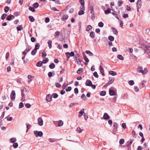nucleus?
Instances as JSON below:
<instances>
[{
  "instance_id": "obj_19",
  "label": "nucleus",
  "mask_w": 150,
  "mask_h": 150,
  "mask_svg": "<svg viewBox=\"0 0 150 150\" xmlns=\"http://www.w3.org/2000/svg\"><path fill=\"white\" fill-rule=\"evenodd\" d=\"M111 9L110 8H108L107 10L104 11L105 13V14H108L109 13H111Z\"/></svg>"
},
{
  "instance_id": "obj_54",
  "label": "nucleus",
  "mask_w": 150,
  "mask_h": 150,
  "mask_svg": "<svg viewBox=\"0 0 150 150\" xmlns=\"http://www.w3.org/2000/svg\"><path fill=\"white\" fill-rule=\"evenodd\" d=\"M47 54L45 51H43L42 53V57H45L46 56Z\"/></svg>"
},
{
  "instance_id": "obj_44",
  "label": "nucleus",
  "mask_w": 150,
  "mask_h": 150,
  "mask_svg": "<svg viewBox=\"0 0 150 150\" xmlns=\"http://www.w3.org/2000/svg\"><path fill=\"white\" fill-rule=\"evenodd\" d=\"M84 13V12L83 10H80L78 13V14L79 15H81L83 14Z\"/></svg>"
},
{
  "instance_id": "obj_43",
  "label": "nucleus",
  "mask_w": 150,
  "mask_h": 150,
  "mask_svg": "<svg viewBox=\"0 0 150 150\" xmlns=\"http://www.w3.org/2000/svg\"><path fill=\"white\" fill-rule=\"evenodd\" d=\"M9 10V8L7 6H6L4 8V12L6 13Z\"/></svg>"
},
{
  "instance_id": "obj_34",
  "label": "nucleus",
  "mask_w": 150,
  "mask_h": 150,
  "mask_svg": "<svg viewBox=\"0 0 150 150\" xmlns=\"http://www.w3.org/2000/svg\"><path fill=\"white\" fill-rule=\"evenodd\" d=\"M89 9L91 11V13H94V11L93 10V6H90V7H89Z\"/></svg>"
},
{
  "instance_id": "obj_57",
  "label": "nucleus",
  "mask_w": 150,
  "mask_h": 150,
  "mask_svg": "<svg viewBox=\"0 0 150 150\" xmlns=\"http://www.w3.org/2000/svg\"><path fill=\"white\" fill-rule=\"evenodd\" d=\"M71 89V87L70 86L68 87L66 89V91L67 92L70 91Z\"/></svg>"
},
{
  "instance_id": "obj_21",
  "label": "nucleus",
  "mask_w": 150,
  "mask_h": 150,
  "mask_svg": "<svg viewBox=\"0 0 150 150\" xmlns=\"http://www.w3.org/2000/svg\"><path fill=\"white\" fill-rule=\"evenodd\" d=\"M28 78L29 79L28 81V82L29 83H30V82L32 81L33 76L31 75H28Z\"/></svg>"
},
{
  "instance_id": "obj_56",
  "label": "nucleus",
  "mask_w": 150,
  "mask_h": 150,
  "mask_svg": "<svg viewBox=\"0 0 150 150\" xmlns=\"http://www.w3.org/2000/svg\"><path fill=\"white\" fill-rule=\"evenodd\" d=\"M13 146L14 148H16L18 147V145L17 143H14Z\"/></svg>"
},
{
  "instance_id": "obj_11",
  "label": "nucleus",
  "mask_w": 150,
  "mask_h": 150,
  "mask_svg": "<svg viewBox=\"0 0 150 150\" xmlns=\"http://www.w3.org/2000/svg\"><path fill=\"white\" fill-rule=\"evenodd\" d=\"M103 118L105 120H108L110 119V117L107 113H105L103 115Z\"/></svg>"
},
{
  "instance_id": "obj_62",
  "label": "nucleus",
  "mask_w": 150,
  "mask_h": 150,
  "mask_svg": "<svg viewBox=\"0 0 150 150\" xmlns=\"http://www.w3.org/2000/svg\"><path fill=\"white\" fill-rule=\"evenodd\" d=\"M81 98L82 99H84V100H85L86 98V96L84 94H82Z\"/></svg>"
},
{
  "instance_id": "obj_3",
  "label": "nucleus",
  "mask_w": 150,
  "mask_h": 150,
  "mask_svg": "<svg viewBox=\"0 0 150 150\" xmlns=\"http://www.w3.org/2000/svg\"><path fill=\"white\" fill-rule=\"evenodd\" d=\"M134 141V139H130L129 141H128L127 143L126 146L128 147V148H130L131 145L132 144L133 141Z\"/></svg>"
},
{
  "instance_id": "obj_51",
  "label": "nucleus",
  "mask_w": 150,
  "mask_h": 150,
  "mask_svg": "<svg viewBox=\"0 0 150 150\" xmlns=\"http://www.w3.org/2000/svg\"><path fill=\"white\" fill-rule=\"evenodd\" d=\"M28 8L30 11H31L33 12H34L35 11V9L31 6H29Z\"/></svg>"
},
{
  "instance_id": "obj_41",
  "label": "nucleus",
  "mask_w": 150,
  "mask_h": 150,
  "mask_svg": "<svg viewBox=\"0 0 150 150\" xmlns=\"http://www.w3.org/2000/svg\"><path fill=\"white\" fill-rule=\"evenodd\" d=\"M86 54H88L90 56H92L93 55V53L92 52H91L90 51H89V50H86Z\"/></svg>"
},
{
  "instance_id": "obj_2",
  "label": "nucleus",
  "mask_w": 150,
  "mask_h": 150,
  "mask_svg": "<svg viewBox=\"0 0 150 150\" xmlns=\"http://www.w3.org/2000/svg\"><path fill=\"white\" fill-rule=\"evenodd\" d=\"M28 92V91L27 89L25 88L24 89H23L21 91V96H24L25 94L27 93Z\"/></svg>"
},
{
  "instance_id": "obj_48",
  "label": "nucleus",
  "mask_w": 150,
  "mask_h": 150,
  "mask_svg": "<svg viewBox=\"0 0 150 150\" xmlns=\"http://www.w3.org/2000/svg\"><path fill=\"white\" fill-rule=\"evenodd\" d=\"M7 15V14H5V13H4L1 16V19L3 20H4L5 19V17Z\"/></svg>"
},
{
  "instance_id": "obj_49",
  "label": "nucleus",
  "mask_w": 150,
  "mask_h": 150,
  "mask_svg": "<svg viewBox=\"0 0 150 150\" xmlns=\"http://www.w3.org/2000/svg\"><path fill=\"white\" fill-rule=\"evenodd\" d=\"M77 131L78 132L80 133L82 132L83 130L81 129L80 127H78L77 128Z\"/></svg>"
},
{
  "instance_id": "obj_26",
  "label": "nucleus",
  "mask_w": 150,
  "mask_h": 150,
  "mask_svg": "<svg viewBox=\"0 0 150 150\" xmlns=\"http://www.w3.org/2000/svg\"><path fill=\"white\" fill-rule=\"evenodd\" d=\"M49 68L51 69H53L55 67V65L54 63H51L49 66Z\"/></svg>"
},
{
  "instance_id": "obj_20",
  "label": "nucleus",
  "mask_w": 150,
  "mask_h": 150,
  "mask_svg": "<svg viewBox=\"0 0 150 150\" xmlns=\"http://www.w3.org/2000/svg\"><path fill=\"white\" fill-rule=\"evenodd\" d=\"M99 69L100 70V72L102 74V75L103 76H104V74L103 73L104 72V69L102 67V66L100 65V66Z\"/></svg>"
},
{
  "instance_id": "obj_23",
  "label": "nucleus",
  "mask_w": 150,
  "mask_h": 150,
  "mask_svg": "<svg viewBox=\"0 0 150 150\" xmlns=\"http://www.w3.org/2000/svg\"><path fill=\"white\" fill-rule=\"evenodd\" d=\"M109 83H111V84H112V83L114 81V78H113V77H110L109 78Z\"/></svg>"
},
{
  "instance_id": "obj_12",
  "label": "nucleus",
  "mask_w": 150,
  "mask_h": 150,
  "mask_svg": "<svg viewBox=\"0 0 150 150\" xmlns=\"http://www.w3.org/2000/svg\"><path fill=\"white\" fill-rule=\"evenodd\" d=\"M148 72V70L146 68H145L144 69V70H143V69L142 70V71L140 72V73H142L143 74H145L147 73Z\"/></svg>"
},
{
  "instance_id": "obj_58",
  "label": "nucleus",
  "mask_w": 150,
  "mask_h": 150,
  "mask_svg": "<svg viewBox=\"0 0 150 150\" xmlns=\"http://www.w3.org/2000/svg\"><path fill=\"white\" fill-rule=\"evenodd\" d=\"M142 69L143 68L142 67H138L137 68V71L139 72L140 73L142 71Z\"/></svg>"
},
{
  "instance_id": "obj_36",
  "label": "nucleus",
  "mask_w": 150,
  "mask_h": 150,
  "mask_svg": "<svg viewBox=\"0 0 150 150\" xmlns=\"http://www.w3.org/2000/svg\"><path fill=\"white\" fill-rule=\"evenodd\" d=\"M83 58H84L85 61L87 62H88L89 61V60L88 58L87 57L86 55L85 54L83 55Z\"/></svg>"
},
{
  "instance_id": "obj_5",
  "label": "nucleus",
  "mask_w": 150,
  "mask_h": 150,
  "mask_svg": "<svg viewBox=\"0 0 150 150\" xmlns=\"http://www.w3.org/2000/svg\"><path fill=\"white\" fill-rule=\"evenodd\" d=\"M145 52L150 58V47H147L146 48Z\"/></svg>"
},
{
  "instance_id": "obj_53",
  "label": "nucleus",
  "mask_w": 150,
  "mask_h": 150,
  "mask_svg": "<svg viewBox=\"0 0 150 150\" xmlns=\"http://www.w3.org/2000/svg\"><path fill=\"white\" fill-rule=\"evenodd\" d=\"M104 25L103 23L102 22H100L98 23V26L100 27H102Z\"/></svg>"
},
{
  "instance_id": "obj_28",
  "label": "nucleus",
  "mask_w": 150,
  "mask_h": 150,
  "mask_svg": "<svg viewBox=\"0 0 150 150\" xmlns=\"http://www.w3.org/2000/svg\"><path fill=\"white\" fill-rule=\"evenodd\" d=\"M49 59L47 58H45L43 60L42 62L43 63L45 64L48 62Z\"/></svg>"
},
{
  "instance_id": "obj_64",
  "label": "nucleus",
  "mask_w": 150,
  "mask_h": 150,
  "mask_svg": "<svg viewBox=\"0 0 150 150\" xmlns=\"http://www.w3.org/2000/svg\"><path fill=\"white\" fill-rule=\"evenodd\" d=\"M74 92L76 94H77L78 93V88H76L74 89Z\"/></svg>"
},
{
  "instance_id": "obj_39",
  "label": "nucleus",
  "mask_w": 150,
  "mask_h": 150,
  "mask_svg": "<svg viewBox=\"0 0 150 150\" xmlns=\"http://www.w3.org/2000/svg\"><path fill=\"white\" fill-rule=\"evenodd\" d=\"M117 58L120 60H123L124 58L121 55L118 54L117 56Z\"/></svg>"
},
{
  "instance_id": "obj_63",
  "label": "nucleus",
  "mask_w": 150,
  "mask_h": 150,
  "mask_svg": "<svg viewBox=\"0 0 150 150\" xmlns=\"http://www.w3.org/2000/svg\"><path fill=\"white\" fill-rule=\"evenodd\" d=\"M23 103L21 102L19 103V108H22L23 107Z\"/></svg>"
},
{
  "instance_id": "obj_30",
  "label": "nucleus",
  "mask_w": 150,
  "mask_h": 150,
  "mask_svg": "<svg viewBox=\"0 0 150 150\" xmlns=\"http://www.w3.org/2000/svg\"><path fill=\"white\" fill-rule=\"evenodd\" d=\"M90 36L93 38H94L95 37L94 32L93 31L91 32L90 34Z\"/></svg>"
},
{
  "instance_id": "obj_22",
  "label": "nucleus",
  "mask_w": 150,
  "mask_h": 150,
  "mask_svg": "<svg viewBox=\"0 0 150 150\" xmlns=\"http://www.w3.org/2000/svg\"><path fill=\"white\" fill-rule=\"evenodd\" d=\"M42 62L41 61H39L37 63L36 66L38 67H41L42 66Z\"/></svg>"
},
{
  "instance_id": "obj_42",
  "label": "nucleus",
  "mask_w": 150,
  "mask_h": 150,
  "mask_svg": "<svg viewBox=\"0 0 150 150\" xmlns=\"http://www.w3.org/2000/svg\"><path fill=\"white\" fill-rule=\"evenodd\" d=\"M37 52V50H35V49H34L31 52V54L32 55H34Z\"/></svg>"
},
{
  "instance_id": "obj_55",
  "label": "nucleus",
  "mask_w": 150,
  "mask_h": 150,
  "mask_svg": "<svg viewBox=\"0 0 150 150\" xmlns=\"http://www.w3.org/2000/svg\"><path fill=\"white\" fill-rule=\"evenodd\" d=\"M93 75L94 77L96 78H98V74L96 71H95L93 73Z\"/></svg>"
},
{
  "instance_id": "obj_35",
  "label": "nucleus",
  "mask_w": 150,
  "mask_h": 150,
  "mask_svg": "<svg viewBox=\"0 0 150 150\" xmlns=\"http://www.w3.org/2000/svg\"><path fill=\"white\" fill-rule=\"evenodd\" d=\"M16 141V139L15 138H11L10 139V141L11 143H14Z\"/></svg>"
},
{
  "instance_id": "obj_61",
  "label": "nucleus",
  "mask_w": 150,
  "mask_h": 150,
  "mask_svg": "<svg viewBox=\"0 0 150 150\" xmlns=\"http://www.w3.org/2000/svg\"><path fill=\"white\" fill-rule=\"evenodd\" d=\"M113 128H117L118 127V125L116 123H114L113 124Z\"/></svg>"
},
{
  "instance_id": "obj_10",
  "label": "nucleus",
  "mask_w": 150,
  "mask_h": 150,
  "mask_svg": "<svg viewBox=\"0 0 150 150\" xmlns=\"http://www.w3.org/2000/svg\"><path fill=\"white\" fill-rule=\"evenodd\" d=\"M109 93L110 96L115 95L117 94L116 93H115L114 90L110 89L109 90Z\"/></svg>"
},
{
  "instance_id": "obj_32",
  "label": "nucleus",
  "mask_w": 150,
  "mask_h": 150,
  "mask_svg": "<svg viewBox=\"0 0 150 150\" xmlns=\"http://www.w3.org/2000/svg\"><path fill=\"white\" fill-rule=\"evenodd\" d=\"M83 71V69L82 68H80L77 71V73L78 74H80L81 72H82Z\"/></svg>"
},
{
  "instance_id": "obj_6",
  "label": "nucleus",
  "mask_w": 150,
  "mask_h": 150,
  "mask_svg": "<svg viewBox=\"0 0 150 150\" xmlns=\"http://www.w3.org/2000/svg\"><path fill=\"white\" fill-rule=\"evenodd\" d=\"M136 5L137 8H140L142 6L141 0H138Z\"/></svg>"
},
{
  "instance_id": "obj_16",
  "label": "nucleus",
  "mask_w": 150,
  "mask_h": 150,
  "mask_svg": "<svg viewBox=\"0 0 150 150\" xmlns=\"http://www.w3.org/2000/svg\"><path fill=\"white\" fill-rule=\"evenodd\" d=\"M109 73L111 75H112L113 76L116 75L117 74L116 72L112 71H109Z\"/></svg>"
},
{
  "instance_id": "obj_59",
  "label": "nucleus",
  "mask_w": 150,
  "mask_h": 150,
  "mask_svg": "<svg viewBox=\"0 0 150 150\" xmlns=\"http://www.w3.org/2000/svg\"><path fill=\"white\" fill-rule=\"evenodd\" d=\"M9 55V53L8 52H7L6 55V60H7L8 58Z\"/></svg>"
},
{
  "instance_id": "obj_60",
  "label": "nucleus",
  "mask_w": 150,
  "mask_h": 150,
  "mask_svg": "<svg viewBox=\"0 0 150 150\" xmlns=\"http://www.w3.org/2000/svg\"><path fill=\"white\" fill-rule=\"evenodd\" d=\"M26 125L27 126V130L26 132H27L28 131V129H29L30 127V125L29 124H28L27 123H26Z\"/></svg>"
},
{
  "instance_id": "obj_14",
  "label": "nucleus",
  "mask_w": 150,
  "mask_h": 150,
  "mask_svg": "<svg viewBox=\"0 0 150 150\" xmlns=\"http://www.w3.org/2000/svg\"><path fill=\"white\" fill-rule=\"evenodd\" d=\"M12 17H13V18H15V16H14L11 15H9L6 18V20L9 21H11V18H12Z\"/></svg>"
},
{
  "instance_id": "obj_47",
  "label": "nucleus",
  "mask_w": 150,
  "mask_h": 150,
  "mask_svg": "<svg viewBox=\"0 0 150 150\" xmlns=\"http://www.w3.org/2000/svg\"><path fill=\"white\" fill-rule=\"evenodd\" d=\"M128 83L130 86H132L133 85L134 83V82L133 80H130L129 81Z\"/></svg>"
},
{
  "instance_id": "obj_18",
  "label": "nucleus",
  "mask_w": 150,
  "mask_h": 150,
  "mask_svg": "<svg viewBox=\"0 0 150 150\" xmlns=\"http://www.w3.org/2000/svg\"><path fill=\"white\" fill-rule=\"evenodd\" d=\"M111 29L114 34L116 35L118 34V32L116 29L114 28H112Z\"/></svg>"
},
{
  "instance_id": "obj_29",
  "label": "nucleus",
  "mask_w": 150,
  "mask_h": 150,
  "mask_svg": "<svg viewBox=\"0 0 150 150\" xmlns=\"http://www.w3.org/2000/svg\"><path fill=\"white\" fill-rule=\"evenodd\" d=\"M39 4L37 2L34 3L33 5V7L35 8H37L39 6Z\"/></svg>"
},
{
  "instance_id": "obj_50",
  "label": "nucleus",
  "mask_w": 150,
  "mask_h": 150,
  "mask_svg": "<svg viewBox=\"0 0 150 150\" xmlns=\"http://www.w3.org/2000/svg\"><path fill=\"white\" fill-rule=\"evenodd\" d=\"M106 92L104 91H103L100 92V95L101 96H105L106 95Z\"/></svg>"
},
{
  "instance_id": "obj_15",
  "label": "nucleus",
  "mask_w": 150,
  "mask_h": 150,
  "mask_svg": "<svg viewBox=\"0 0 150 150\" xmlns=\"http://www.w3.org/2000/svg\"><path fill=\"white\" fill-rule=\"evenodd\" d=\"M84 110L83 109H81L79 112V117H80L83 115L84 114Z\"/></svg>"
},
{
  "instance_id": "obj_7",
  "label": "nucleus",
  "mask_w": 150,
  "mask_h": 150,
  "mask_svg": "<svg viewBox=\"0 0 150 150\" xmlns=\"http://www.w3.org/2000/svg\"><path fill=\"white\" fill-rule=\"evenodd\" d=\"M38 124L40 126H42L43 125V120L42 118H39L38 119Z\"/></svg>"
},
{
  "instance_id": "obj_52",
  "label": "nucleus",
  "mask_w": 150,
  "mask_h": 150,
  "mask_svg": "<svg viewBox=\"0 0 150 150\" xmlns=\"http://www.w3.org/2000/svg\"><path fill=\"white\" fill-rule=\"evenodd\" d=\"M52 96L54 98H56L58 96V95L56 93H54L52 94Z\"/></svg>"
},
{
  "instance_id": "obj_27",
  "label": "nucleus",
  "mask_w": 150,
  "mask_h": 150,
  "mask_svg": "<svg viewBox=\"0 0 150 150\" xmlns=\"http://www.w3.org/2000/svg\"><path fill=\"white\" fill-rule=\"evenodd\" d=\"M40 46V45L39 43H37L35 46V48H34L35 50H37L39 48Z\"/></svg>"
},
{
  "instance_id": "obj_13",
  "label": "nucleus",
  "mask_w": 150,
  "mask_h": 150,
  "mask_svg": "<svg viewBox=\"0 0 150 150\" xmlns=\"http://www.w3.org/2000/svg\"><path fill=\"white\" fill-rule=\"evenodd\" d=\"M30 51V49L29 47H27L25 50L23 52V54L25 55L27 53Z\"/></svg>"
},
{
  "instance_id": "obj_46",
  "label": "nucleus",
  "mask_w": 150,
  "mask_h": 150,
  "mask_svg": "<svg viewBox=\"0 0 150 150\" xmlns=\"http://www.w3.org/2000/svg\"><path fill=\"white\" fill-rule=\"evenodd\" d=\"M125 140L123 139H121L119 141V143L120 145H122L124 143Z\"/></svg>"
},
{
  "instance_id": "obj_33",
  "label": "nucleus",
  "mask_w": 150,
  "mask_h": 150,
  "mask_svg": "<svg viewBox=\"0 0 150 150\" xmlns=\"http://www.w3.org/2000/svg\"><path fill=\"white\" fill-rule=\"evenodd\" d=\"M29 18L30 21L32 22H33L35 21V19L32 16H29Z\"/></svg>"
},
{
  "instance_id": "obj_17",
  "label": "nucleus",
  "mask_w": 150,
  "mask_h": 150,
  "mask_svg": "<svg viewBox=\"0 0 150 150\" xmlns=\"http://www.w3.org/2000/svg\"><path fill=\"white\" fill-rule=\"evenodd\" d=\"M52 98V96L51 95H48L47 96L46 100L48 101H50Z\"/></svg>"
},
{
  "instance_id": "obj_40",
  "label": "nucleus",
  "mask_w": 150,
  "mask_h": 150,
  "mask_svg": "<svg viewBox=\"0 0 150 150\" xmlns=\"http://www.w3.org/2000/svg\"><path fill=\"white\" fill-rule=\"evenodd\" d=\"M92 28V26L91 25H88L86 29V30L87 31H89Z\"/></svg>"
},
{
  "instance_id": "obj_37",
  "label": "nucleus",
  "mask_w": 150,
  "mask_h": 150,
  "mask_svg": "<svg viewBox=\"0 0 150 150\" xmlns=\"http://www.w3.org/2000/svg\"><path fill=\"white\" fill-rule=\"evenodd\" d=\"M58 126H61L63 125V122L61 120H59L58 122Z\"/></svg>"
},
{
  "instance_id": "obj_24",
  "label": "nucleus",
  "mask_w": 150,
  "mask_h": 150,
  "mask_svg": "<svg viewBox=\"0 0 150 150\" xmlns=\"http://www.w3.org/2000/svg\"><path fill=\"white\" fill-rule=\"evenodd\" d=\"M52 41L51 40H49L48 42L47 43L48 45V46L50 48H51L52 47Z\"/></svg>"
},
{
  "instance_id": "obj_25",
  "label": "nucleus",
  "mask_w": 150,
  "mask_h": 150,
  "mask_svg": "<svg viewBox=\"0 0 150 150\" xmlns=\"http://www.w3.org/2000/svg\"><path fill=\"white\" fill-rule=\"evenodd\" d=\"M68 18V16L67 15H64L62 18V19L64 20H67Z\"/></svg>"
},
{
  "instance_id": "obj_38",
  "label": "nucleus",
  "mask_w": 150,
  "mask_h": 150,
  "mask_svg": "<svg viewBox=\"0 0 150 150\" xmlns=\"http://www.w3.org/2000/svg\"><path fill=\"white\" fill-rule=\"evenodd\" d=\"M123 2L122 0H119L118 1V5L119 6H120L122 5Z\"/></svg>"
},
{
  "instance_id": "obj_1",
  "label": "nucleus",
  "mask_w": 150,
  "mask_h": 150,
  "mask_svg": "<svg viewBox=\"0 0 150 150\" xmlns=\"http://www.w3.org/2000/svg\"><path fill=\"white\" fill-rule=\"evenodd\" d=\"M34 133L36 137H41L43 135V133L42 131H38L37 130L34 132Z\"/></svg>"
},
{
  "instance_id": "obj_45",
  "label": "nucleus",
  "mask_w": 150,
  "mask_h": 150,
  "mask_svg": "<svg viewBox=\"0 0 150 150\" xmlns=\"http://www.w3.org/2000/svg\"><path fill=\"white\" fill-rule=\"evenodd\" d=\"M108 39L109 40L112 41L114 40V38L112 36H110L108 37Z\"/></svg>"
},
{
  "instance_id": "obj_8",
  "label": "nucleus",
  "mask_w": 150,
  "mask_h": 150,
  "mask_svg": "<svg viewBox=\"0 0 150 150\" xmlns=\"http://www.w3.org/2000/svg\"><path fill=\"white\" fill-rule=\"evenodd\" d=\"M111 10L112 11V12L111 13L114 16H115L117 19L118 20L119 19V18L118 17L117 14V13L116 11H115L112 9H111Z\"/></svg>"
},
{
  "instance_id": "obj_4",
  "label": "nucleus",
  "mask_w": 150,
  "mask_h": 150,
  "mask_svg": "<svg viewBox=\"0 0 150 150\" xmlns=\"http://www.w3.org/2000/svg\"><path fill=\"white\" fill-rule=\"evenodd\" d=\"M16 94L14 90H13L11 93L10 98L11 100L14 99L15 98Z\"/></svg>"
},
{
  "instance_id": "obj_31",
  "label": "nucleus",
  "mask_w": 150,
  "mask_h": 150,
  "mask_svg": "<svg viewBox=\"0 0 150 150\" xmlns=\"http://www.w3.org/2000/svg\"><path fill=\"white\" fill-rule=\"evenodd\" d=\"M23 29V27L21 25H19L17 27V29L18 31H21Z\"/></svg>"
},
{
  "instance_id": "obj_9",
  "label": "nucleus",
  "mask_w": 150,
  "mask_h": 150,
  "mask_svg": "<svg viewBox=\"0 0 150 150\" xmlns=\"http://www.w3.org/2000/svg\"><path fill=\"white\" fill-rule=\"evenodd\" d=\"M92 82L89 80H87L86 81L85 85L86 86H91L92 85Z\"/></svg>"
}]
</instances>
